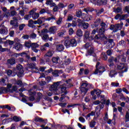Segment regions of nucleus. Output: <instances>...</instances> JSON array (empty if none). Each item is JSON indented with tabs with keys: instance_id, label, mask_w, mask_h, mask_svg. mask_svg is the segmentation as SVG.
I'll list each match as a JSON object with an SVG mask.
<instances>
[{
	"instance_id": "obj_1",
	"label": "nucleus",
	"mask_w": 129,
	"mask_h": 129,
	"mask_svg": "<svg viewBox=\"0 0 129 129\" xmlns=\"http://www.w3.org/2000/svg\"><path fill=\"white\" fill-rule=\"evenodd\" d=\"M61 82H62L59 81L53 83V84L52 85L50 88V90H51V91H56L60 85L61 93H67L66 89L69 88V87H71V84H70L71 83V79H69L68 80H67L66 83L62 85L61 84Z\"/></svg>"
},
{
	"instance_id": "obj_2",
	"label": "nucleus",
	"mask_w": 129,
	"mask_h": 129,
	"mask_svg": "<svg viewBox=\"0 0 129 129\" xmlns=\"http://www.w3.org/2000/svg\"><path fill=\"white\" fill-rule=\"evenodd\" d=\"M84 49H86L87 50L89 49V50L87 51V53L86 54V57L88 56H90L93 54V57H95V58L97 59L96 54L95 53H93L94 49H93V47H92V46H91V44H90V43H86L84 45Z\"/></svg>"
},
{
	"instance_id": "obj_3",
	"label": "nucleus",
	"mask_w": 129,
	"mask_h": 129,
	"mask_svg": "<svg viewBox=\"0 0 129 129\" xmlns=\"http://www.w3.org/2000/svg\"><path fill=\"white\" fill-rule=\"evenodd\" d=\"M88 87L89 88H93V86L90 84H87V83H83L80 87V90L82 94L83 95H85L87 92L88 91Z\"/></svg>"
},
{
	"instance_id": "obj_4",
	"label": "nucleus",
	"mask_w": 129,
	"mask_h": 129,
	"mask_svg": "<svg viewBox=\"0 0 129 129\" xmlns=\"http://www.w3.org/2000/svg\"><path fill=\"white\" fill-rule=\"evenodd\" d=\"M92 19V16L91 15H89L88 18L85 20H81V19H78V22L79 23V26L83 25L84 29H87L89 27V24L88 23H84L83 21L89 22Z\"/></svg>"
},
{
	"instance_id": "obj_5",
	"label": "nucleus",
	"mask_w": 129,
	"mask_h": 129,
	"mask_svg": "<svg viewBox=\"0 0 129 129\" xmlns=\"http://www.w3.org/2000/svg\"><path fill=\"white\" fill-rule=\"evenodd\" d=\"M105 71V68H104L103 66L100 64V62H98L96 65V70L94 72V74H99L101 75L102 73H103Z\"/></svg>"
},
{
	"instance_id": "obj_6",
	"label": "nucleus",
	"mask_w": 129,
	"mask_h": 129,
	"mask_svg": "<svg viewBox=\"0 0 129 129\" xmlns=\"http://www.w3.org/2000/svg\"><path fill=\"white\" fill-rule=\"evenodd\" d=\"M123 26V23L121 22L120 24L112 25L110 26V29L113 31V33H116L118 30H121Z\"/></svg>"
},
{
	"instance_id": "obj_7",
	"label": "nucleus",
	"mask_w": 129,
	"mask_h": 129,
	"mask_svg": "<svg viewBox=\"0 0 129 129\" xmlns=\"http://www.w3.org/2000/svg\"><path fill=\"white\" fill-rule=\"evenodd\" d=\"M48 34V30L47 29H43L41 31V33L40 34L42 40L45 42H47L48 40H49V35Z\"/></svg>"
},
{
	"instance_id": "obj_8",
	"label": "nucleus",
	"mask_w": 129,
	"mask_h": 129,
	"mask_svg": "<svg viewBox=\"0 0 129 129\" xmlns=\"http://www.w3.org/2000/svg\"><path fill=\"white\" fill-rule=\"evenodd\" d=\"M36 11L37 9H33L29 12L30 16H31L33 20H37L40 17L39 13L35 12Z\"/></svg>"
},
{
	"instance_id": "obj_9",
	"label": "nucleus",
	"mask_w": 129,
	"mask_h": 129,
	"mask_svg": "<svg viewBox=\"0 0 129 129\" xmlns=\"http://www.w3.org/2000/svg\"><path fill=\"white\" fill-rule=\"evenodd\" d=\"M117 68L119 70H121V69H124L122 71V73H124V72H127V66H126V64H124L123 63H120L117 64Z\"/></svg>"
},
{
	"instance_id": "obj_10",
	"label": "nucleus",
	"mask_w": 129,
	"mask_h": 129,
	"mask_svg": "<svg viewBox=\"0 0 129 129\" xmlns=\"http://www.w3.org/2000/svg\"><path fill=\"white\" fill-rule=\"evenodd\" d=\"M96 32H97V29L92 30L91 32V40H93V39L94 40H101V36H100V34H97L94 37H93V35H95Z\"/></svg>"
},
{
	"instance_id": "obj_11",
	"label": "nucleus",
	"mask_w": 129,
	"mask_h": 129,
	"mask_svg": "<svg viewBox=\"0 0 129 129\" xmlns=\"http://www.w3.org/2000/svg\"><path fill=\"white\" fill-rule=\"evenodd\" d=\"M129 16L128 14L120 15L117 14L115 17V20H119V21H123L128 18Z\"/></svg>"
},
{
	"instance_id": "obj_12",
	"label": "nucleus",
	"mask_w": 129,
	"mask_h": 129,
	"mask_svg": "<svg viewBox=\"0 0 129 129\" xmlns=\"http://www.w3.org/2000/svg\"><path fill=\"white\" fill-rule=\"evenodd\" d=\"M17 69L19 71V72H18V74H17L18 77H22V76H24V70L23 66L21 64H18L17 66Z\"/></svg>"
},
{
	"instance_id": "obj_13",
	"label": "nucleus",
	"mask_w": 129,
	"mask_h": 129,
	"mask_svg": "<svg viewBox=\"0 0 129 129\" xmlns=\"http://www.w3.org/2000/svg\"><path fill=\"white\" fill-rule=\"evenodd\" d=\"M10 25L12 26L14 29H17L19 27V23H18V19L16 17L13 18V20L10 21Z\"/></svg>"
},
{
	"instance_id": "obj_14",
	"label": "nucleus",
	"mask_w": 129,
	"mask_h": 129,
	"mask_svg": "<svg viewBox=\"0 0 129 129\" xmlns=\"http://www.w3.org/2000/svg\"><path fill=\"white\" fill-rule=\"evenodd\" d=\"M97 32L98 33L99 35H100V37H101V40H102L103 38H104V32H105V28L103 27H101L100 28H97Z\"/></svg>"
},
{
	"instance_id": "obj_15",
	"label": "nucleus",
	"mask_w": 129,
	"mask_h": 129,
	"mask_svg": "<svg viewBox=\"0 0 129 129\" xmlns=\"http://www.w3.org/2000/svg\"><path fill=\"white\" fill-rule=\"evenodd\" d=\"M12 84H9L7 85V88L2 87L1 88V90H2V91H4V92H11L12 93L13 90L11 89V88H12Z\"/></svg>"
},
{
	"instance_id": "obj_16",
	"label": "nucleus",
	"mask_w": 129,
	"mask_h": 129,
	"mask_svg": "<svg viewBox=\"0 0 129 129\" xmlns=\"http://www.w3.org/2000/svg\"><path fill=\"white\" fill-rule=\"evenodd\" d=\"M47 20L45 17H40L37 20L34 21V25H42Z\"/></svg>"
},
{
	"instance_id": "obj_17",
	"label": "nucleus",
	"mask_w": 129,
	"mask_h": 129,
	"mask_svg": "<svg viewBox=\"0 0 129 129\" xmlns=\"http://www.w3.org/2000/svg\"><path fill=\"white\" fill-rule=\"evenodd\" d=\"M40 45L37 43H31V49L35 53H38L39 50L37 48H39Z\"/></svg>"
},
{
	"instance_id": "obj_18",
	"label": "nucleus",
	"mask_w": 129,
	"mask_h": 129,
	"mask_svg": "<svg viewBox=\"0 0 129 129\" xmlns=\"http://www.w3.org/2000/svg\"><path fill=\"white\" fill-rule=\"evenodd\" d=\"M28 93L30 97H29V100L31 101H34L35 100V95H36V92L33 91V90L30 89L28 91Z\"/></svg>"
},
{
	"instance_id": "obj_19",
	"label": "nucleus",
	"mask_w": 129,
	"mask_h": 129,
	"mask_svg": "<svg viewBox=\"0 0 129 129\" xmlns=\"http://www.w3.org/2000/svg\"><path fill=\"white\" fill-rule=\"evenodd\" d=\"M99 97L101 99V105H100L99 107L100 109L101 108H103L104 106V103H105V96H104V95H101L100 96H99Z\"/></svg>"
},
{
	"instance_id": "obj_20",
	"label": "nucleus",
	"mask_w": 129,
	"mask_h": 129,
	"mask_svg": "<svg viewBox=\"0 0 129 129\" xmlns=\"http://www.w3.org/2000/svg\"><path fill=\"white\" fill-rule=\"evenodd\" d=\"M62 43L66 48H70L71 47L70 39H65L62 41Z\"/></svg>"
},
{
	"instance_id": "obj_21",
	"label": "nucleus",
	"mask_w": 129,
	"mask_h": 129,
	"mask_svg": "<svg viewBox=\"0 0 129 129\" xmlns=\"http://www.w3.org/2000/svg\"><path fill=\"white\" fill-rule=\"evenodd\" d=\"M57 32V27L56 26H52L49 29L48 33L50 34H55Z\"/></svg>"
},
{
	"instance_id": "obj_22",
	"label": "nucleus",
	"mask_w": 129,
	"mask_h": 129,
	"mask_svg": "<svg viewBox=\"0 0 129 129\" xmlns=\"http://www.w3.org/2000/svg\"><path fill=\"white\" fill-rule=\"evenodd\" d=\"M107 4V0H97V5L98 6H104Z\"/></svg>"
},
{
	"instance_id": "obj_23",
	"label": "nucleus",
	"mask_w": 129,
	"mask_h": 129,
	"mask_svg": "<svg viewBox=\"0 0 129 129\" xmlns=\"http://www.w3.org/2000/svg\"><path fill=\"white\" fill-rule=\"evenodd\" d=\"M10 13L11 17H14V16H16V15H17V11L15 10V7L12 6L10 7Z\"/></svg>"
},
{
	"instance_id": "obj_24",
	"label": "nucleus",
	"mask_w": 129,
	"mask_h": 129,
	"mask_svg": "<svg viewBox=\"0 0 129 129\" xmlns=\"http://www.w3.org/2000/svg\"><path fill=\"white\" fill-rule=\"evenodd\" d=\"M71 43V47H76L77 46V41L75 39H70Z\"/></svg>"
},
{
	"instance_id": "obj_25",
	"label": "nucleus",
	"mask_w": 129,
	"mask_h": 129,
	"mask_svg": "<svg viewBox=\"0 0 129 129\" xmlns=\"http://www.w3.org/2000/svg\"><path fill=\"white\" fill-rule=\"evenodd\" d=\"M49 47H50V44L48 43H46L44 45L41 46L40 50L42 51H46L47 48H49Z\"/></svg>"
},
{
	"instance_id": "obj_26",
	"label": "nucleus",
	"mask_w": 129,
	"mask_h": 129,
	"mask_svg": "<svg viewBox=\"0 0 129 129\" xmlns=\"http://www.w3.org/2000/svg\"><path fill=\"white\" fill-rule=\"evenodd\" d=\"M15 49L17 51H20L23 49V45L21 43H16L14 46Z\"/></svg>"
},
{
	"instance_id": "obj_27",
	"label": "nucleus",
	"mask_w": 129,
	"mask_h": 129,
	"mask_svg": "<svg viewBox=\"0 0 129 129\" xmlns=\"http://www.w3.org/2000/svg\"><path fill=\"white\" fill-rule=\"evenodd\" d=\"M64 50V45L63 44H58L56 45V50L58 52H61Z\"/></svg>"
},
{
	"instance_id": "obj_28",
	"label": "nucleus",
	"mask_w": 129,
	"mask_h": 129,
	"mask_svg": "<svg viewBox=\"0 0 129 129\" xmlns=\"http://www.w3.org/2000/svg\"><path fill=\"white\" fill-rule=\"evenodd\" d=\"M50 14V11L45 9H42L41 10H40L39 12V15H44V14Z\"/></svg>"
},
{
	"instance_id": "obj_29",
	"label": "nucleus",
	"mask_w": 129,
	"mask_h": 129,
	"mask_svg": "<svg viewBox=\"0 0 129 129\" xmlns=\"http://www.w3.org/2000/svg\"><path fill=\"white\" fill-rule=\"evenodd\" d=\"M54 55V51L49 49L45 54L46 57H51Z\"/></svg>"
},
{
	"instance_id": "obj_30",
	"label": "nucleus",
	"mask_w": 129,
	"mask_h": 129,
	"mask_svg": "<svg viewBox=\"0 0 129 129\" xmlns=\"http://www.w3.org/2000/svg\"><path fill=\"white\" fill-rule=\"evenodd\" d=\"M24 47H26V48H28V49H30V48H31L32 46V42L31 41H25L24 44Z\"/></svg>"
},
{
	"instance_id": "obj_31",
	"label": "nucleus",
	"mask_w": 129,
	"mask_h": 129,
	"mask_svg": "<svg viewBox=\"0 0 129 129\" xmlns=\"http://www.w3.org/2000/svg\"><path fill=\"white\" fill-rule=\"evenodd\" d=\"M96 94V95H97V96L100 95V94H101V91H100V90H94V91H92L91 92V94L92 95H93V94Z\"/></svg>"
},
{
	"instance_id": "obj_32",
	"label": "nucleus",
	"mask_w": 129,
	"mask_h": 129,
	"mask_svg": "<svg viewBox=\"0 0 129 129\" xmlns=\"http://www.w3.org/2000/svg\"><path fill=\"white\" fill-rule=\"evenodd\" d=\"M101 20L99 18H98L96 20V21L94 22V26L95 27H98L99 25L101 23Z\"/></svg>"
},
{
	"instance_id": "obj_33",
	"label": "nucleus",
	"mask_w": 129,
	"mask_h": 129,
	"mask_svg": "<svg viewBox=\"0 0 129 129\" xmlns=\"http://www.w3.org/2000/svg\"><path fill=\"white\" fill-rule=\"evenodd\" d=\"M8 64H10V65H14V64L16 63V60L14 58H11L7 60Z\"/></svg>"
},
{
	"instance_id": "obj_34",
	"label": "nucleus",
	"mask_w": 129,
	"mask_h": 129,
	"mask_svg": "<svg viewBox=\"0 0 129 129\" xmlns=\"http://www.w3.org/2000/svg\"><path fill=\"white\" fill-rule=\"evenodd\" d=\"M34 25H35V21L31 19L28 21V27L33 28V27H34Z\"/></svg>"
},
{
	"instance_id": "obj_35",
	"label": "nucleus",
	"mask_w": 129,
	"mask_h": 129,
	"mask_svg": "<svg viewBox=\"0 0 129 129\" xmlns=\"http://www.w3.org/2000/svg\"><path fill=\"white\" fill-rule=\"evenodd\" d=\"M89 35H90L89 32L86 31L85 33V35H84V37H85L84 40H87L88 39H89V41H90L91 40H92V39H91H91L89 38Z\"/></svg>"
},
{
	"instance_id": "obj_36",
	"label": "nucleus",
	"mask_w": 129,
	"mask_h": 129,
	"mask_svg": "<svg viewBox=\"0 0 129 129\" xmlns=\"http://www.w3.org/2000/svg\"><path fill=\"white\" fill-rule=\"evenodd\" d=\"M84 12H86L87 14L88 13V12H93L94 11V9L92 8L88 7L87 8H85L83 9Z\"/></svg>"
},
{
	"instance_id": "obj_37",
	"label": "nucleus",
	"mask_w": 129,
	"mask_h": 129,
	"mask_svg": "<svg viewBox=\"0 0 129 129\" xmlns=\"http://www.w3.org/2000/svg\"><path fill=\"white\" fill-rule=\"evenodd\" d=\"M117 74V73H116L115 70H113L110 72L109 76H110V77H114V76L116 75Z\"/></svg>"
},
{
	"instance_id": "obj_38",
	"label": "nucleus",
	"mask_w": 129,
	"mask_h": 129,
	"mask_svg": "<svg viewBox=\"0 0 129 129\" xmlns=\"http://www.w3.org/2000/svg\"><path fill=\"white\" fill-rule=\"evenodd\" d=\"M76 35L78 37H82L83 36V32H82V30L80 29L78 30L76 32Z\"/></svg>"
},
{
	"instance_id": "obj_39",
	"label": "nucleus",
	"mask_w": 129,
	"mask_h": 129,
	"mask_svg": "<svg viewBox=\"0 0 129 129\" xmlns=\"http://www.w3.org/2000/svg\"><path fill=\"white\" fill-rule=\"evenodd\" d=\"M53 4H55L53 3V0H46L45 3V5L47 6H50L51 7L53 6Z\"/></svg>"
},
{
	"instance_id": "obj_40",
	"label": "nucleus",
	"mask_w": 129,
	"mask_h": 129,
	"mask_svg": "<svg viewBox=\"0 0 129 129\" xmlns=\"http://www.w3.org/2000/svg\"><path fill=\"white\" fill-rule=\"evenodd\" d=\"M51 7H54V8H53V12H58V10H59V7H58V5L57 6L56 5V4H52V6H51Z\"/></svg>"
},
{
	"instance_id": "obj_41",
	"label": "nucleus",
	"mask_w": 129,
	"mask_h": 129,
	"mask_svg": "<svg viewBox=\"0 0 129 129\" xmlns=\"http://www.w3.org/2000/svg\"><path fill=\"white\" fill-rule=\"evenodd\" d=\"M0 34H1L2 35H7V34H8V29H0Z\"/></svg>"
},
{
	"instance_id": "obj_42",
	"label": "nucleus",
	"mask_w": 129,
	"mask_h": 129,
	"mask_svg": "<svg viewBox=\"0 0 129 129\" xmlns=\"http://www.w3.org/2000/svg\"><path fill=\"white\" fill-rule=\"evenodd\" d=\"M57 6L58 7V9H64V8H66L67 7V5H64V4L59 3Z\"/></svg>"
},
{
	"instance_id": "obj_43",
	"label": "nucleus",
	"mask_w": 129,
	"mask_h": 129,
	"mask_svg": "<svg viewBox=\"0 0 129 129\" xmlns=\"http://www.w3.org/2000/svg\"><path fill=\"white\" fill-rule=\"evenodd\" d=\"M52 61L53 63H54L55 64H57L58 63V61H59V57H52Z\"/></svg>"
},
{
	"instance_id": "obj_44",
	"label": "nucleus",
	"mask_w": 129,
	"mask_h": 129,
	"mask_svg": "<svg viewBox=\"0 0 129 129\" xmlns=\"http://www.w3.org/2000/svg\"><path fill=\"white\" fill-rule=\"evenodd\" d=\"M62 22H63V18H62V17H59L56 21V25L60 26V25L62 24Z\"/></svg>"
},
{
	"instance_id": "obj_45",
	"label": "nucleus",
	"mask_w": 129,
	"mask_h": 129,
	"mask_svg": "<svg viewBox=\"0 0 129 129\" xmlns=\"http://www.w3.org/2000/svg\"><path fill=\"white\" fill-rule=\"evenodd\" d=\"M114 12L116 13V14H122V10L120 8H117L116 9L114 10Z\"/></svg>"
},
{
	"instance_id": "obj_46",
	"label": "nucleus",
	"mask_w": 129,
	"mask_h": 129,
	"mask_svg": "<svg viewBox=\"0 0 129 129\" xmlns=\"http://www.w3.org/2000/svg\"><path fill=\"white\" fill-rule=\"evenodd\" d=\"M95 124H96V122L93 120H92L89 124L90 127H94L95 126Z\"/></svg>"
},
{
	"instance_id": "obj_47",
	"label": "nucleus",
	"mask_w": 129,
	"mask_h": 129,
	"mask_svg": "<svg viewBox=\"0 0 129 129\" xmlns=\"http://www.w3.org/2000/svg\"><path fill=\"white\" fill-rule=\"evenodd\" d=\"M13 120H14V121H16V122H18V121H21V120H22V118H21V117H20L15 116L14 117H13Z\"/></svg>"
},
{
	"instance_id": "obj_48",
	"label": "nucleus",
	"mask_w": 129,
	"mask_h": 129,
	"mask_svg": "<svg viewBox=\"0 0 129 129\" xmlns=\"http://www.w3.org/2000/svg\"><path fill=\"white\" fill-rule=\"evenodd\" d=\"M107 123H108V124H115V120L114 119H113L112 120L110 119H108Z\"/></svg>"
},
{
	"instance_id": "obj_49",
	"label": "nucleus",
	"mask_w": 129,
	"mask_h": 129,
	"mask_svg": "<svg viewBox=\"0 0 129 129\" xmlns=\"http://www.w3.org/2000/svg\"><path fill=\"white\" fill-rule=\"evenodd\" d=\"M34 120L35 121H37L38 122H42V121H44V120L39 117H36L34 119Z\"/></svg>"
},
{
	"instance_id": "obj_50",
	"label": "nucleus",
	"mask_w": 129,
	"mask_h": 129,
	"mask_svg": "<svg viewBox=\"0 0 129 129\" xmlns=\"http://www.w3.org/2000/svg\"><path fill=\"white\" fill-rule=\"evenodd\" d=\"M122 55H119L117 57H115V58H114V62H115V63H117L118 62H119V60L120 59V58H122Z\"/></svg>"
},
{
	"instance_id": "obj_51",
	"label": "nucleus",
	"mask_w": 129,
	"mask_h": 129,
	"mask_svg": "<svg viewBox=\"0 0 129 129\" xmlns=\"http://www.w3.org/2000/svg\"><path fill=\"white\" fill-rule=\"evenodd\" d=\"M66 94H67V93H64L61 95L59 101H62L66 97Z\"/></svg>"
},
{
	"instance_id": "obj_52",
	"label": "nucleus",
	"mask_w": 129,
	"mask_h": 129,
	"mask_svg": "<svg viewBox=\"0 0 129 129\" xmlns=\"http://www.w3.org/2000/svg\"><path fill=\"white\" fill-rule=\"evenodd\" d=\"M24 27H26V24H21L19 25V31H23Z\"/></svg>"
},
{
	"instance_id": "obj_53",
	"label": "nucleus",
	"mask_w": 129,
	"mask_h": 129,
	"mask_svg": "<svg viewBox=\"0 0 129 129\" xmlns=\"http://www.w3.org/2000/svg\"><path fill=\"white\" fill-rule=\"evenodd\" d=\"M111 86L113 87H117V86H119V83H115V82H112L111 84Z\"/></svg>"
},
{
	"instance_id": "obj_54",
	"label": "nucleus",
	"mask_w": 129,
	"mask_h": 129,
	"mask_svg": "<svg viewBox=\"0 0 129 129\" xmlns=\"http://www.w3.org/2000/svg\"><path fill=\"white\" fill-rule=\"evenodd\" d=\"M113 46H114V45H112V44L108 42L106 44V47L107 49H111V48H112Z\"/></svg>"
},
{
	"instance_id": "obj_55",
	"label": "nucleus",
	"mask_w": 129,
	"mask_h": 129,
	"mask_svg": "<svg viewBox=\"0 0 129 129\" xmlns=\"http://www.w3.org/2000/svg\"><path fill=\"white\" fill-rule=\"evenodd\" d=\"M10 10H8V12H7L5 13V17H6V18H10V17L11 16V12L10 13Z\"/></svg>"
},
{
	"instance_id": "obj_56",
	"label": "nucleus",
	"mask_w": 129,
	"mask_h": 129,
	"mask_svg": "<svg viewBox=\"0 0 129 129\" xmlns=\"http://www.w3.org/2000/svg\"><path fill=\"white\" fill-rule=\"evenodd\" d=\"M97 15H100L102 13H103V9L95 10Z\"/></svg>"
},
{
	"instance_id": "obj_57",
	"label": "nucleus",
	"mask_w": 129,
	"mask_h": 129,
	"mask_svg": "<svg viewBox=\"0 0 129 129\" xmlns=\"http://www.w3.org/2000/svg\"><path fill=\"white\" fill-rule=\"evenodd\" d=\"M22 9L24 12H28L29 11V7L26 6H23L22 7Z\"/></svg>"
},
{
	"instance_id": "obj_58",
	"label": "nucleus",
	"mask_w": 129,
	"mask_h": 129,
	"mask_svg": "<svg viewBox=\"0 0 129 129\" xmlns=\"http://www.w3.org/2000/svg\"><path fill=\"white\" fill-rule=\"evenodd\" d=\"M84 74V68L80 69V71L79 72V75H83Z\"/></svg>"
},
{
	"instance_id": "obj_59",
	"label": "nucleus",
	"mask_w": 129,
	"mask_h": 129,
	"mask_svg": "<svg viewBox=\"0 0 129 129\" xmlns=\"http://www.w3.org/2000/svg\"><path fill=\"white\" fill-rule=\"evenodd\" d=\"M73 20V16H72L70 14L69 15L67 21H68L69 22H70L71 21H72Z\"/></svg>"
},
{
	"instance_id": "obj_60",
	"label": "nucleus",
	"mask_w": 129,
	"mask_h": 129,
	"mask_svg": "<svg viewBox=\"0 0 129 129\" xmlns=\"http://www.w3.org/2000/svg\"><path fill=\"white\" fill-rule=\"evenodd\" d=\"M16 84H17L19 86H22L23 85V82L21 80L16 81Z\"/></svg>"
},
{
	"instance_id": "obj_61",
	"label": "nucleus",
	"mask_w": 129,
	"mask_h": 129,
	"mask_svg": "<svg viewBox=\"0 0 129 129\" xmlns=\"http://www.w3.org/2000/svg\"><path fill=\"white\" fill-rule=\"evenodd\" d=\"M19 14L22 17H24L25 16V11L22 10H20L19 12Z\"/></svg>"
},
{
	"instance_id": "obj_62",
	"label": "nucleus",
	"mask_w": 129,
	"mask_h": 129,
	"mask_svg": "<svg viewBox=\"0 0 129 129\" xmlns=\"http://www.w3.org/2000/svg\"><path fill=\"white\" fill-rule=\"evenodd\" d=\"M7 50H8V48H3V46H2L1 45H0V51L1 52H6V51H7Z\"/></svg>"
},
{
	"instance_id": "obj_63",
	"label": "nucleus",
	"mask_w": 129,
	"mask_h": 129,
	"mask_svg": "<svg viewBox=\"0 0 129 129\" xmlns=\"http://www.w3.org/2000/svg\"><path fill=\"white\" fill-rule=\"evenodd\" d=\"M24 20H30V19H31V15H26L24 16Z\"/></svg>"
},
{
	"instance_id": "obj_64",
	"label": "nucleus",
	"mask_w": 129,
	"mask_h": 129,
	"mask_svg": "<svg viewBox=\"0 0 129 129\" xmlns=\"http://www.w3.org/2000/svg\"><path fill=\"white\" fill-rule=\"evenodd\" d=\"M125 118L126 119L127 121H129V113H128V112H126V115L125 116Z\"/></svg>"
}]
</instances>
